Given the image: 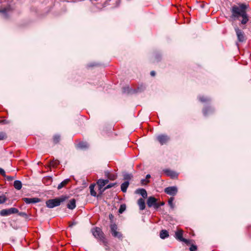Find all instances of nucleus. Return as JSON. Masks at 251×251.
<instances>
[{
	"label": "nucleus",
	"instance_id": "c03bdc74",
	"mask_svg": "<svg viewBox=\"0 0 251 251\" xmlns=\"http://www.w3.org/2000/svg\"><path fill=\"white\" fill-rule=\"evenodd\" d=\"M112 215L111 214V215L110 216V218H112Z\"/></svg>",
	"mask_w": 251,
	"mask_h": 251
},
{
	"label": "nucleus",
	"instance_id": "a19ab883",
	"mask_svg": "<svg viewBox=\"0 0 251 251\" xmlns=\"http://www.w3.org/2000/svg\"><path fill=\"white\" fill-rule=\"evenodd\" d=\"M6 123H7V122H6L5 120H1V121H0V124H6Z\"/></svg>",
	"mask_w": 251,
	"mask_h": 251
},
{
	"label": "nucleus",
	"instance_id": "c9c22d12",
	"mask_svg": "<svg viewBox=\"0 0 251 251\" xmlns=\"http://www.w3.org/2000/svg\"><path fill=\"white\" fill-rule=\"evenodd\" d=\"M197 246L194 245H191L190 248V251H195L197 250Z\"/></svg>",
	"mask_w": 251,
	"mask_h": 251
},
{
	"label": "nucleus",
	"instance_id": "f8f14e48",
	"mask_svg": "<svg viewBox=\"0 0 251 251\" xmlns=\"http://www.w3.org/2000/svg\"><path fill=\"white\" fill-rule=\"evenodd\" d=\"M75 206V200L74 199L71 200L67 204V207L72 210L74 209Z\"/></svg>",
	"mask_w": 251,
	"mask_h": 251
},
{
	"label": "nucleus",
	"instance_id": "c756f323",
	"mask_svg": "<svg viewBox=\"0 0 251 251\" xmlns=\"http://www.w3.org/2000/svg\"><path fill=\"white\" fill-rule=\"evenodd\" d=\"M125 210H126V205H121L119 209V212L120 213H122Z\"/></svg>",
	"mask_w": 251,
	"mask_h": 251
},
{
	"label": "nucleus",
	"instance_id": "cd10ccee",
	"mask_svg": "<svg viewBox=\"0 0 251 251\" xmlns=\"http://www.w3.org/2000/svg\"><path fill=\"white\" fill-rule=\"evenodd\" d=\"M199 100L201 102H206L209 100V99L204 96H200L199 97Z\"/></svg>",
	"mask_w": 251,
	"mask_h": 251
},
{
	"label": "nucleus",
	"instance_id": "39448f33",
	"mask_svg": "<svg viewBox=\"0 0 251 251\" xmlns=\"http://www.w3.org/2000/svg\"><path fill=\"white\" fill-rule=\"evenodd\" d=\"M18 210L16 208H11L7 209H2L0 211V215L2 216H6L11 214L17 213Z\"/></svg>",
	"mask_w": 251,
	"mask_h": 251
},
{
	"label": "nucleus",
	"instance_id": "6ab92c4d",
	"mask_svg": "<svg viewBox=\"0 0 251 251\" xmlns=\"http://www.w3.org/2000/svg\"><path fill=\"white\" fill-rule=\"evenodd\" d=\"M69 181H70L69 179H65L58 185L57 189L58 190L61 189L63 187H64L66 185H67Z\"/></svg>",
	"mask_w": 251,
	"mask_h": 251
},
{
	"label": "nucleus",
	"instance_id": "7ed1b4c3",
	"mask_svg": "<svg viewBox=\"0 0 251 251\" xmlns=\"http://www.w3.org/2000/svg\"><path fill=\"white\" fill-rule=\"evenodd\" d=\"M92 233L93 235L97 238L103 241L104 240V235L101 229L98 227L94 228L92 229Z\"/></svg>",
	"mask_w": 251,
	"mask_h": 251
},
{
	"label": "nucleus",
	"instance_id": "b1692460",
	"mask_svg": "<svg viewBox=\"0 0 251 251\" xmlns=\"http://www.w3.org/2000/svg\"><path fill=\"white\" fill-rule=\"evenodd\" d=\"M59 164V162L58 160H52L50 162V166L52 167H56Z\"/></svg>",
	"mask_w": 251,
	"mask_h": 251
},
{
	"label": "nucleus",
	"instance_id": "473e14b6",
	"mask_svg": "<svg viewBox=\"0 0 251 251\" xmlns=\"http://www.w3.org/2000/svg\"><path fill=\"white\" fill-rule=\"evenodd\" d=\"M6 201V198L4 196H0V204L4 203Z\"/></svg>",
	"mask_w": 251,
	"mask_h": 251
},
{
	"label": "nucleus",
	"instance_id": "9d476101",
	"mask_svg": "<svg viewBox=\"0 0 251 251\" xmlns=\"http://www.w3.org/2000/svg\"><path fill=\"white\" fill-rule=\"evenodd\" d=\"M235 30L239 42H243L244 41V33L238 27H235Z\"/></svg>",
	"mask_w": 251,
	"mask_h": 251
},
{
	"label": "nucleus",
	"instance_id": "4be33fe9",
	"mask_svg": "<svg viewBox=\"0 0 251 251\" xmlns=\"http://www.w3.org/2000/svg\"><path fill=\"white\" fill-rule=\"evenodd\" d=\"M97 184L99 186L100 191H101V189L105 185L103 179H99L97 181Z\"/></svg>",
	"mask_w": 251,
	"mask_h": 251
},
{
	"label": "nucleus",
	"instance_id": "58836bf2",
	"mask_svg": "<svg viewBox=\"0 0 251 251\" xmlns=\"http://www.w3.org/2000/svg\"><path fill=\"white\" fill-rule=\"evenodd\" d=\"M155 75V72L154 71H152L151 72V76H154Z\"/></svg>",
	"mask_w": 251,
	"mask_h": 251
},
{
	"label": "nucleus",
	"instance_id": "4468645a",
	"mask_svg": "<svg viewBox=\"0 0 251 251\" xmlns=\"http://www.w3.org/2000/svg\"><path fill=\"white\" fill-rule=\"evenodd\" d=\"M96 185L94 183L91 184L89 186L90 194L94 197L97 196V192L94 190Z\"/></svg>",
	"mask_w": 251,
	"mask_h": 251
},
{
	"label": "nucleus",
	"instance_id": "a211bd4d",
	"mask_svg": "<svg viewBox=\"0 0 251 251\" xmlns=\"http://www.w3.org/2000/svg\"><path fill=\"white\" fill-rule=\"evenodd\" d=\"M105 176L107 177V178L111 180H114L116 179L117 176L114 174H111L108 172L105 173Z\"/></svg>",
	"mask_w": 251,
	"mask_h": 251
},
{
	"label": "nucleus",
	"instance_id": "bb28decb",
	"mask_svg": "<svg viewBox=\"0 0 251 251\" xmlns=\"http://www.w3.org/2000/svg\"><path fill=\"white\" fill-rule=\"evenodd\" d=\"M174 200V198L173 197H171L168 201V203L170 206L172 208H174V204H173V201Z\"/></svg>",
	"mask_w": 251,
	"mask_h": 251
},
{
	"label": "nucleus",
	"instance_id": "ddd939ff",
	"mask_svg": "<svg viewBox=\"0 0 251 251\" xmlns=\"http://www.w3.org/2000/svg\"><path fill=\"white\" fill-rule=\"evenodd\" d=\"M138 204L140 210H143L145 208V203L144 200L143 199L140 198L138 200Z\"/></svg>",
	"mask_w": 251,
	"mask_h": 251
},
{
	"label": "nucleus",
	"instance_id": "2f4dec72",
	"mask_svg": "<svg viewBox=\"0 0 251 251\" xmlns=\"http://www.w3.org/2000/svg\"><path fill=\"white\" fill-rule=\"evenodd\" d=\"M211 111L210 108H205L203 110V113L204 116H207L208 115V111Z\"/></svg>",
	"mask_w": 251,
	"mask_h": 251
},
{
	"label": "nucleus",
	"instance_id": "6e6552de",
	"mask_svg": "<svg viewBox=\"0 0 251 251\" xmlns=\"http://www.w3.org/2000/svg\"><path fill=\"white\" fill-rule=\"evenodd\" d=\"M147 204L149 207L153 206L155 208H158L160 206L157 203V200L153 197H150L148 198L147 201Z\"/></svg>",
	"mask_w": 251,
	"mask_h": 251
},
{
	"label": "nucleus",
	"instance_id": "f3484780",
	"mask_svg": "<svg viewBox=\"0 0 251 251\" xmlns=\"http://www.w3.org/2000/svg\"><path fill=\"white\" fill-rule=\"evenodd\" d=\"M129 183L128 181H126L124 183H122L121 186V190L123 192H126V191L127 188L128 187Z\"/></svg>",
	"mask_w": 251,
	"mask_h": 251
},
{
	"label": "nucleus",
	"instance_id": "20e7f679",
	"mask_svg": "<svg viewBox=\"0 0 251 251\" xmlns=\"http://www.w3.org/2000/svg\"><path fill=\"white\" fill-rule=\"evenodd\" d=\"M117 226L115 224H111L110 230L112 236L120 239L122 237V235L120 232L117 231Z\"/></svg>",
	"mask_w": 251,
	"mask_h": 251
},
{
	"label": "nucleus",
	"instance_id": "1a4fd4ad",
	"mask_svg": "<svg viewBox=\"0 0 251 251\" xmlns=\"http://www.w3.org/2000/svg\"><path fill=\"white\" fill-rule=\"evenodd\" d=\"M164 192L171 196H174L177 193V188L176 186H171L166 188Z\"/></svg>",
	"mask_w": 251,
	"mask_h": 251
},
{
	"label": "nucleus",
	"instance_id": "79ce46f5",
	"mask_svg": "<svg viewBox=\"0 0 251 251\" xmlns=\"http://www.w3.org/2000/svg\"><path fill=\"white\" fill-rule=\"evenodd\" d=\"M103 181H104V183H105V185L106 184H107L108 183V182H109L108 179H105V180L103 179Z\"/></svg>",
	"mask_w": 251,
	"mask_h": 251
},
{
	"label": "nucleus",
	"instance_id": "393cba45",
	"mask_svg": "<svg viewBox=\"0 0 251 251\" xmlns=\"http://www.w3.org/2000/svg\"><path fill=\"white\" fill-rule=\"evenodd\" d=\"M7 138L6 133L4 132H0V140H3Z\"/></svg>",
	"mask_w": 251,
	"mask_h": 251
},
{
	"label": "nucleus",
	"instance_id": "f03ea898",
	"mask_svg": "<svg viewBox=\"0 0 251 251\" xmlns=\"http://www.w3.org/2000/svg\"><path fill=\"white\" fill-rule=\"evenodd\" d=\"M69 197L67 195H62L59 198L48 200L46 203L48 208H52L60 205L62 202L65 201Z\"/></svg>",
	"mask_w": 251,
	"mask_h": 251
},
{
	"label": "nucleus",
	"instance_id": "c85d7f7f",
	"mask_svg": "<svg viewBox=\"0 0 251 251\" xmlns=\"http://www.w3.org/2000/svg\"><path fill=\"white\" fill-rule=\"evenodd\" d=\"M116 185V183H110L108 185H107L104 189L103 190H102V192H103L104 191H105V190L106 189H108L109 188H110L113 186H114L115 185Z\"/></svg>",
	"mask_w": 251,
	"mask_h": 251
},
{
	"label": "nucleus",
	"instance_id": "37998d69",
	"mask_svg": "<svg viewBox=\"0 0 251 251\" xmlns=\"http://www.w3.org/2000/svg\"><path fill=\"white\" fill-rule=\"evenodd\" d=\"M150 177H151V176H150V175H147L146 176V178H150Z\"/></svg>",
	"mask_w": 251,
	"mask_h": 251
},
{
	"label": "nucleus",
	"instance_id": "2eb2a0df",
	"mask_svg": "<svg viewBox=\"0 0 251 251\" xmlns=\"http://www.w3.org/2000/svg\"><path fill=\"white\" fill-rule=\"evenodd\" d=\"M136 193L140 194L144 198L147 197V191L144 189H139L136 190Z\"/></svg>",
	"mask_w": 251,
	"mask_h": 251
},
{
	"label": "nucleus",
	"instance_id": "412c9836",
	"mask_svg": "<svg viewBox=\"0 0 251 251\" xmlns=\"http://www.w3.org/2000/svg\"><path fill=\"white\" fill-rule=\"evenodd\" d=\"M165 172L167 176H170L172 177H175L177 176V175L175 172L171 170H167L165 171Z\"/></svg>",
	"mask_w": 251,
	"mask_h": 251
},
{
	"label": "nucleus",
	"instance_id": "5701e85b",
	"mask_svg": "<svg viewBox=\"0 0 251 251\" xmlns=\"http://www.w3.org/2000/svg\"><path fill=\"white\" fill-rule=\"evenodd\" d=\"M78 146L79 148H80L81 149H86V148H87L89 146L87 143L81 142L78 144Z\"/></svg>",
	"mask_w": 251,
	"mask_h": 251
},
{
	"label": "nucleus",
	"instance_id": "7c9ffc66",
	"mask_svg": "<svg viewBox=\"0 0 251 251\" xmlns=\"http://www.w3.org/2000/svg\"><path fill=\"white\" fill-rule=\"evenodd\" d=\"M10 10V7H7L6 8H2L1 9L0 11L3 13V14H5L8 11H9V10Z\"/></svg>",
	"mask_w": 251,
	"mask_h": 251
},
{
	"label": "nucleus",
	"instance_id": "a18cd8bd",
	"mask_svg": "<svg viewBox=\"0 0 251 251\" xmlns=\"http://www.w3.org/2000/svg\"><path fill=\"white\" fill-rule=\"evenodd\" d=\"M112 215L111 214V215L110 216V218H112Z\"/></svg>",
	"mask_w": 251,
	"mask_h": 251
},
{
	"label": "nucleus",
	"instance_id": "a878e982",
	"mask_svg": "<svg viewBox=\"0 0 251 251\" xmlns=\"http://www.w3.org/2000/svg\"><path fill=\"white\" fill-rule=\"evenodd\" d=\"M60 141V136L57 135H55L53 136V142L54 144L58 143Z\"/></svg>",
	"mask_w": 251,
	"mask_h": 251
},
{
	"label": "nucleus",
	"instance_id": "dca6fc26",
	"mask_svg": "<svg viewBox=\"0 0 251 251\" xmlns=\"http://www.w3.org/2000/svg\"><path fill=\"white\" fill-rule=\"evenodd\" d=\"M169 233L166 230H162L160 233V237L161 239H165L169 237Z\"/></svg>",
	"mask_w": 251,
	"mask_h": 251
},
{
	"label": "nucleus",
	"instance_id": "4c0bfd02",
	"mask_svg": "<svg viewBox=\"0 0 251 251\" xmlns=\"http://www.w3.org/2000/svg\"><path fill=\"white\" fill-rule=\"evenodd\" d=\"M141 182H142V183L143 184H146V183H148V182H149V181H148V180H146V179H142V180H141Z\"/></svg>",
	"mask_w": 251,
	"mask_h": 251
},
{
	"label": "nucleus",
	"instance_id": "0eeeda50",
	"mask_svg": "<svg viewBox=\"0 0 251 251\" xmlns=\"http://www.w3.org/2000/svg\"><path fill=\"white\" fill-rule=\"evenodd\" d=\"M156 139L162 145L168 143L170 139V137L165 134L159 135L157 136Z\"/></svg>",
	"mask_w": 251,
	"mask_h": 251
},
{
	"label": "nucleus",
	"instance_id": "f704fd0d",
	"mask_svg": "<svg viewBox=\"0 0 251 251\" xmlns=\"http://www.w3.org/2000/svg\"><path fill=\"white\" fill-rule=\"evenodd\" d=\"M0 174L1 176H2L3 177L6 176V174H5V172L4 170L3 169L0 168Z\"/></svg>",
	"mask_w": 251,
	"mask_h": 251
},
{
	"label": "nucleus",
	"instance_id": "f257e3e1",
	"mask_svg": "<svg viewBox=\"0 0 251 251\" xmlns=\"http://www.w3.org/2000/svg\"><path fill=\"white\" fill-rule=\"evenodd\" d=\"M247 7V5L245 4H241L239 6L236 5L232 6L231 9L232 17L238 18L239 16H241L243 18L241 24L243 25L246 24L249 21L246 12Z\"/></svg>",
	"mask_w": 251,
	"mask_h": 251
},
{
	"label": "nucleus",
	"instance_id": "ea45409f",
	"mask_svg": "<svg viewBox=\"0 0 251 251\" xmlns=\"http://www.w3.org/2000/svg\"><path fill=\"white\" fill-rule=\"evenodd\" d=\"M76 224V223L74 222L70 224L69 225L70 227H72L73 226L75 225Z\"/></svg>",
	"mask_w": 251,
	"mask_h": 251
},
{
	"label": "nucleus",
	"instance_id": "423d86ee",
	"mask_svg": "<svg viewBox=\"0 0 251 251\" xmlns=\"http://www.w3.org/2000/svg\"><path fill=\"white\" fill-rule=\"evenodd\" d=\"M176 238L181 242H183L186 244H188L189 241L188 240L183 238V230L181 229H178L175 232Z\"/></svg>",
	"mask_w": 251,
	"mask_h": 251
},
{
	"label": "nucleus",
	"instance_id": "9b49d317",
	"mask_svg": "<svg viewBox=\"0 0 251 251\" xmlns=\"http://www.w3.org/2000/svg\"><path fill=\"white\" fill-rule=\"evenodd\" d=\"M23 201L27 204L34 203L40 201V199L37 198H23Z\"/></svg>",
	"mask_w": 251,
	"mask_h": 251
},
{
	"label": "nucleus",
	"instance_id": "e433bc0d",
	"mask_svg": "<svg viewBox=\"0 0 251 251\" xmlns=\"http://www.w3.org/2000/svg\"><path fill=\"white\" fill-rule=\"evenodd\" d=\"M124 178L126 179H130L131 178V175L129 174L125 175L124 176Z\"/></svg>",
	"mask_w": 251,
	"mask_h": 251
},
{
	"label": "nucleus",
	"instance_id": "aec40b11",
	"mask_svg": "<svg viewBox=\"0 0 251 251\" xmlns=\"http://www.w3.org/2000/svg\"><path fill=\"white\" fill-rule=\"evenodd\" d=\"M14 186L15 189L20 190L22 188V182L20 180H15L14 182Z\"/></svg>",
	"mask_w": 251,
	"mask_h": 251
},
{
	"label": "nucleus",
	"instance_id": "72a5a7b5",
	"mask_svg": "<svg viewBox=\"0 0 251 251\" xmlns=\"http://www.w3.org/2000/svg\"><path fill=\"white\" fill-rule=\"evenodd\" d=\"M4 177L7 179V180H8L9 181H12L14 179V176H6H6H4Z\"/></svg>",
	"mask_w": 251,
	"mask_h": 251
}]
</instances>
